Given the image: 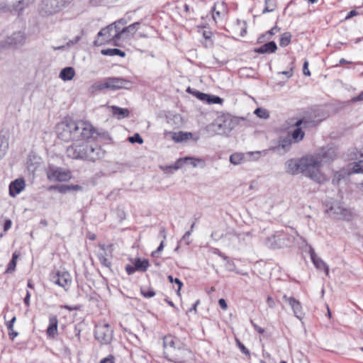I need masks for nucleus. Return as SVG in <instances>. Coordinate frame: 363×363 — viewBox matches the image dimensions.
I'll use <instances>...</instances> for the list:
<instances>
[{
  "label": "nucleus",
  "instance_id": "obj_1",
  "mask_svg": "<svg viewBox=\"0 0 363 363\" xmlns=\"http://www.w3.org/2000/svg\"><path fill=\"white\" fill-rule=\"evenodd\" d=\"M95 133L92 125L83 121H62L57 125L58 138L65 142L89 139Z\"/></svg>",
  "mask_w": 363,
  "mask_h": 363
},
{
  "label": "nucleus",
  "instance_id": "obj_2",
  "mask_svg": "<svg viewBox=\"0 0 363 363\" xmlns=\"http://www.w3.org/2000/svg\"><path fill=\"white\" fill-rule=\"evenodd\" d=\"M67 157L75 160H84L95 162L104 157L105 151L97 145H93L90 143L84 141L79 144H73L67 148Z\"/></svg>",
  "mask_w": 363,
  "mask_h": 363
},
{
  "label": "nucleus",
  "instance_id": "obj_3",
  "mask_svg": "<svg viewBox=\"0 0 363 363\" xmlns=\"http://www.w3.org/2000/svg\"><path fill=\"white\" fill-rule=\"evenodd\" d=\"M164 355L165 358L175 363H184L190 350L179 340L167 335L163 338Z\"/></svg>",
  "mask_w": 363,
  "mask_h": 363
},
{
  "label": "nucleus",
  "instance_id": "obj_4",
  "mask_svg": "<svg viewBox=\"0 0 363 363\" xmlns=\"http://www.w3.org/2000/svg\"><path fill=\"white\" fill-rule=\"evenodd\" d=\"M320 157L315 155L303 157L301 159V172L306 177L320 182L323 178L320 171Z\"/></svg>",
  "mask_w": 363,
  "mask_h": 363
},
{
  "label": "nucleus",
  "instance_id": "obj_5",
  "mask_svg": "<svg viewBox=\"0 0 363 363\" xmlns=\"http://www.w3.org/2000/svg\"><path fill=\"white\" fill-rule=\"evenodd\" d=\"M235 121L230 115H222L207 126L208 130L218 135L228 134L235 128Z\"/></svg>",
  "mask_w": 363,
  "mask_h": 363
},
{
  "label": "nucleus",
  "instance_id": "obj_6",
  "mask_svg": "<svg viewBox=\"0 0 363 363\" xmlns=\"http://www.w3.org/2000/svg\"><path fill=\"white\" fill-rule=\"evenodd\" d=\"M65 6V0H41L38 11L41 16H51L60 13Z\"/></svg>",
  "mask_w": 363,
  "mask_h": 363
},
{
  "label": "nucleus",
  "instance_id": "obj_7",
  "mask_svg": "<svg viewBox=\"0 0 363 363\" xmlns=\"http://www.w3.org/2000/svg\"><path fill=\"white\" fill-rule=\"evenodd\" d=\"M325 212L331 217L338 220H350L352 217L350 211L339 202H333L325 209Z\"/></svg>",
  "mask_w": 363,
  "mask_h": 363
},
{
  "label": "nucleus",
  "instance_id": "obj_8",
  "mask_svg": "<svg viewBox=\"0 0 363 363\" xmlns=\"http://www.w3.org/2000/svg\"><path fill=\"white\" fill-rule=\"evenodd\" d=\"M350 158L356 160L348 165L349 174L363 173V149L354 148L350 150Z\"/></svg>",
  "mask_w": 363,
  "mask_h": 363
},
{
  "label": "nucleus",
  "instance_id": "obj_9",
  "mask_svg": "<svg viewBox=\"0 0 363 363\" xmlns=\"http://www.w3.org/2000/svg\"><path fill=\"white\" fill-rule=\"evenodd\" d=\"M94 337L102 345L110 344L113 339V330L108 323H99L95 327Z\"/></svg>",
  "mask_w": 363,
  "mask_h": 363
},
{
  "label": "nucleus",
  "instance_id": "obj_10",
  "mask_svg": "<svg viewBox=\"0 0 363 363\" xmlns=\"http://www.w3.org/2000/svg\"><path fill=\"white\" fill-rule=\"evenodd\" d=\"M50 279L52 283L62 287L65 291H67L72 281L70 274L67 271L53 272L50 274Z\"/></svg>",
  "mask_w": 363,
  "mask_h": 363
},
{
  "label": "nucleus",
  "instance_id": "obj_11",
  "mask_svg": "<svg viewBox=\"0 0 363 363\" xmlns=\"http://www.w3.org/2000/svg\"><path fill=\"white\" fill-rule=\"evenodd\" d=\"M26 40V33L23 30H18L13 32L11 35L8 36L7 38L4 42H2V46L4 48H18L23 45Z\"/></svg>",
  "mask_w": 363,
  "mask_h": 363
},
{
  "label": "nucleus",
  "instance_id": "obj_12",
  "mask_svg": "<svg viewBox=\"0 0 363 363\" xmlns=\"http://www.w3.org/2000/svg\"><path fill=\"white\" fill-rule=\"evenodd\" d=\"M47 175L50 180L56 182H67L71 178V172L69 170L55 167H49Z\"/></svg>",
  "mask_w": 363,
  "mask_h": 363
},
{
  "label": "nucleus",
  "instance_id": "obj_13",
  "mask_svg": "<svg viewBox=\"0 0 363 363\" xmlns=\"http://www.w3.org/2000/svg\"><path fill=\"white\" fill-rule=\"evenodd\" d=\"M98 37H103L106 42H114L115 43L121 40L119 30L116 29L113 23L102 28L98 33Z\"/></svg>",
  "mask_w": 363,
  "mask_h": 363
},
{
  "label": "nucleus",
  "instance_id": "obj_14",
  "mask_svg": "<svg viewBox=\"0 0 363 363\" xmlns=\"http://www.w3.org/2000/svg\"><path fill=\"white\" fill-rule=\"evenodd\" d=\"M107 79V86L108 89H129L132 86V82L121 77H108Z\"/></svg>",
  "mask_w": 363,
  "mask_h": 363
},
{
  "label": "nucleus",
  "instance_id": "obj_15",
  "mask_svg": "<svg viewBox=\"0 0 363 363\" xmlns=\"http://www.w3.org/2000/svg\"><path fill=\"white\" fill-rule=\"evenodd\" d=\"M286 235L282 232H277L275 234L268 237L266 240V245L271 248H281L286 246L285 242Z\"/></svg>",
  "mask_w": 363,
  "mask_h": 363
},
{
  "label": "nucleus",
  "instance_id": "obj_16",
  "mask_svg": "<svg viewBox=\"0 0 363 363\" xmlns=\"http://www.w3.org/2000/svg\"><path fill=\"white\" fill-rule=\"evenodd\" d=\"M283 299L291 306L294 316L301 320L304 318L305 313L303 312L301 302L295 298L289 297L286 295L283 296Z\"/></svg>",
  "mask_w": 363,
  "mask_h": 363
},
{
  "label": "nucleus",
  "instance_id": "obj_17",
  "mask_svg": "<svg viewBox=\"0 0 363 363\" xmlns=\"http://www.w3.org/2000/svg\"><path fill=\"white\" fill-rule=\"evenodd\" d=\"M308 123L309 122L304 119H300L296 122L295 128L291 132V137L295 142H299L303 139L305 133L302 128H306Z\"/></svg>",
  "mask_w": 363,
  "mask_h": 363
},
{
  "label": "nucleus",
  "instance_id": "obj_18",
  "mask_svg": "<svg viewBox=\"0 0 363 363\" xmlns=\"http://www.w3.org/2000/svg\"><path fill=\"white\" fill-rule=\"evenodd\" d=\"M315 157H320L322 162H328L335 160L337 157V152L335 147H323L320 152L315 155Z\"/></svg>",
  "mask_w": 363,
  "mask_h": 363
},
{
  "label": "nucleus",
  "instance_id": "obj_19",
  "mask_svg": "<svg viewBox=\"0 0 363 363\" xmlns=\"http://www.w3.org/2000/svg\"><path fill=\"white\" fill-rule=\"evenodd\" d=\"M26 187L25 180L23 178H18L11 182L9 184V195L11 197H16Z\"/></svg>",
  "mask_w": 363,
  "mask_h": 363
},
{
  "label": "nucleus",
  "instance_id": "obj_20",
  "mask_svg": "<svg viewBox=\"0 0 363 363\" xmlns=\"http://www.w3.org/2000/svg\"><path fill=\"white\" fill-rule=\"evenodd\" d=\"M140 22L133 23L128 26L123 27L121 30H119V34L121 38H130L138 30Z\"/></svg>",
  "mask_w": 363,
  "mask_h": 363
},
{
  "label": "nucleus",
  "instance_id": "obj_21",
  "mask_svg": "<svg viewBox=\"0 0 363 363\" xmlns=\"http://www.w3.org/2000/svg\"><path fill=\"white\" fill-rule=\"evenodd\" d=\"M301 159L297 160L296 159H291L285 164L286 172L291 174H296L301 172Z\"/></svg>",
  "mask_w": 363,
  "mask_h": 363
},
{
  "label": "nucleus",
  "instance_id": "obj_22",
  "mask_svg": "<svg viewBox=\"0 0 363 363\" xmlns=\"http://www.w3.org/2000/svg\"><path fill=\"white\" fill-rule=\"evenodd\" d=\"M58 320L56 315H51L49 318V325L47 328V335L48 337L54 338L57 335Z\"/></svg>",
  "mask_w": 363,
  "mask_h": 363
},
{
  "label": "nucleus",
  "instance_id": "obj_23",
  "mask_svg": "<svg viewBox=\"0 0 363 363\" xmlns=\"http://www.w3.org/2000/svg\"><path fill=\"white\" fill-rule=\"evenodd\" d=\"M309 252L311 255V259L312 262H313L314 265L316 267V268L319 269H324L326 272V274H328L329 269L328 267L326 265V264L320 259L319 258L317 255L315 254L314 250L312 248V247H310Z\"/></svg>",
  "mask_w": 363,
  "mask_h": 363
},
{
  "label": "nucleus",
  "instance_id": "obj_24",
  "mask_svg": "<svg viewBox=\"0 0 363 363\" xmlns=\"http://www.w3.org/2000/svg\"><path fill=\"white\" fill-rule=\"evenodd\" d=\"M277 50V44L274 41H270L255 49V52L259 54L274 53Z\"/></svg>",
  "mask_w": 363,
  "mask_h": 363
},
{
  "label": "nucleus",
  "instance_id": "obj_25",
  "mask_svg": "<svg viewBox=\"0 0 363 363\" xmlns=\"http://www.w3.org/2000/svg\"><path fill=\"white\" fill-rule=\"evenodd\" d=\"M172 135V140L176 143L186 141L192 137V133L189 132L179 131L178 133H169Z\"/></svg>",
  "mask_w": 363,
  "mask_h": 363
},
{
  "label": "nucleus",
  "instance_id": "obj_26",
  "mask_svg": "<svg viewBox=\"0 0 363 363\" xmlns=\"http://www.w3.org/2000/svg\"><path fill=\"white\" fill-rule=\"evenodd\" d=\"M75 74L74 68L67 67L62 69L60 73V77L64 81H69L72 79Z\"/></svg>",
  "mask_w": 363,
  "mask_h": 363
},
{
  "label": "nucleus",
  "instance_id": "obj_27",
  "mask_svg": "<svg viewBox=\"0 0 363 363\" xmlns=\"http://www.w3.org/2000/svg\"><path fill=\"white\" fill-rule=\"evenodd\" d=\"M134 269L140 272H146L149 267V262L147 259H140V258H135L134 260Z\"/></svg>",
  "mask_w": 363,
  "mask_h": 363
},
{
  "label": "nucleus",
  "instance_id": "obj_28",
  "mask_svg": "<svg viewBox=\"0 0 363 363\" xmlns=\"http://www.w3.org/2000/svg\"><path fill=\"white\" fill-rule=\"evenodd\" d=\"M100 247L102 250V252H99L97 255L98 259L100 262V263L108 268L111 267V263L108 259L106 258V252L105 250L104 245H100Z\"/></svg>",
  "mask_w": 363,
  "mask_h": 363
},
{
  "label": "nucleus",
  "instance_id": "obj_29",
  "mask_svg": "<svg viewBox=\"0 0 363 363\" xmlns=\"http://www.w3.org/2000/svg\"><path fill=\"white\" fill-rule=\"evenodd\" d=\"M184 162H186L191 164L193 167H197L201 165V167H204L206 166V163L204 160L201 158H195L192 157H184Z\"/></svg>",
  "mask_w": 363,
  "mask_h": 363
},
{
  "label": "nucleus",
  "instance_id": "obj_30",
  "mask_svg": "<svg viewBox=\"0 0 363 363\" xmlns=\"http://www.w3.org/2000/svg\"><path fill=\"white\" fill-rule=\"evenodd\" d=\"M101 54L103 55H107V56L118 55L122 57L125 56V52H123L121 50L118 49V48H108V49L102 50Z\"/></svg>",
  "mask_w": 363,
  "mask_h": 363
},
{
  "label": "nucleus",
  "instance_id": "obj_31",
  "mask_svg": "<svg viewBox=\"0 0 363 363\" xmlns=\"http://www.w3.org/2000/svg\"><path fill=\"white\" fill-rule=\"evenodd\" d=\"M113 114L117 116L119 119L127 118L129 116V111L127 108L118 106H112Z\"/></svg>",
  "mask_w": 363,
  "mask_h": 363
},
{
  "label": "nucleus",
  "instance_id": "obj_32",
  "mask_svg": "<svg viewBox=\"0 0 363 363\" xmlns=\"http://www.w3.org/2000/svg\"><path fill=\"white\" fill-rule=\"evenodd\" d=\"M104 89H108L107 86V79H105L104 82H96L94 83L90 87H89V92L91 94L96 93L99 91H101Z\"/></svg>",
  "mask_w": 363,
  "mask_h": 363
},
{
  "label": "nucleus",
  "instance_id": "obj_33",
  "mask_svg": "<svg viewBox=\"0 0 363 363\" xmlns=\"http://www.w3.org/2000/svg\"><path fill=\"white\" fill-rule=\"evenodd\" d=\"M9 148V141L5 136L0 135V160L5 155Z\"/></svg>",
  "mask_w": 363,
  "mask_h": 363
},
{
  "label": "nucleus",
  "instance_id": "obj_34",
  "mask_svg": "<svg viewBox=\"0 0 363 363\" xmlns=\"http://www.w3.org/2000/svg\"><path fill=\"white\" fill-rule=\"evenodd\" d=\"M276 8L277 4L275 0H265L262 13L272 12Z\"/></svg>",
  "mask_w": 363,
  "mask_h": 363
},
{
  "label": "nucleus",
  "instance_id": "obj_35",
  "mask_svg": "<svg viewBox=\"0 0 363 363\" xmlns=\"http://www.w3.org/2000/svg\"><path fill=\"white\" fill-rule=\"evenodd\" d=\"M291 34L289 32L284 33L280 38L279 45L286 47L291 43Z\"/></svg>",
  "mask_w": 363,
  "mask_h": 363
},
{
  "label": "nucleus",
  "instance_id": "obj_36",
  "mask_svg": "<svg viewBox=\"0 0 363 363\" xmlns=\"http://www.w3.org/2000/svg\"><path fill=\"white\" fill-rule=\"evenodd\" d=\"M160 234L162 235V238H163V240H162V242H160V245L158 246V247L157 248L156 250L153 251L152 252V257H157V255L162 252L163 250V248H164V240L166 239V233H165V229L164 228H162L160 230Z\"/></svg>",
  "mask_w": 363,
  "mask_h": 363
},
{
  "label": "nucleus",
  "instance_id": "obj_37",
  "mask_svg": "<svg viewBox=\"0 0 363 363\" xmlns=\"http://www.w3.org/2000/svg\"><path fill=\"white\" fill-rule=\"evenodd\" d=\"M35 0H20L18 1L17 4L14 6V9L16 11H21L23 10L26 6H28L30 4L33 3Z\"/></svg>",
  "mask_w": 363,
  "mask_h": 363
},
{
  "label": "nucleus",
  "instance_id": "obj_38",
  "mask_svg": "<svg viewBox=\"0 0 363 363\" xmlns=\"http://www.w3.org/2000/svg\"><path fill=\"white\" fill-rule=\"evenodd\" d=\"M243 160V156L240 153H234L230 157V162L233 164H239Z\"/></svg>",
  "mask_w": 363,
  "mask_h": 363
},
{
  "label": "nucleus",
  "instance_id": "obj_39",
  "mask_svg": "<svg viewBox=\"0 0 363 363\" xmlns=\"http://www.w3.org/2000/svg\"><path fill=\"white\" fill-rule=\"evenodd\" d=\"M223 102V99L218 96L211 95L210 97L207 99L206 103L208 104H222Z\"/></svg>",
  "mask_w": 363,
  "mask_h": 363
},
{
  "label": "nucleus",
  "instance_id": "obj_40",
  "mask_svg": "<svg viewBox=\"0 0 363 363\" xmlns=\"http://www.w3.org/2000/svg\"><path fill=\"white\" fill-rule=\"evenodd\" d=\"M255 114L257 115L260 118H269L268 111L262 108H257L255 110Z\"/></svg>",
  "mask_w": 363,
  "mask_h": 363
},
{
  "label": "nucleus",
  "instance_id": "obj_41",
  "mask_svg": "<svg viewBox=\"0 0 363 363\" xmlns=\"http://www.w3.org/2000/svg\"><path fill=\"white\" fill-rule=\"evenodd\" d=\"M141 294L145 298H152L155 295V292L152 289L141 288Z\"/></svg>",
  "mask_w": 363,
  "mask_h": 363
},
{
  "label": "nucleus",
  "instance_id": "obj_42",
  "mask_svg": "<svg viewBox=\"0 0 363 363\" xmlns=\"http://www.w3.org/2000/svg\"><path fill=\"white\" fill-rule=\"evenodd\" d=\"M168 279H169V281L171 283L174 282V283H176L178 285V289H177V293L179 296L180 295V290H181V289H182V287L183 286L182 282L178 278L174 279L173 277L171 276V275L168 276Z\"/></svg>",
  "mask_w": 363,
  "mask_h": 363
},
{
  "label": "nucleus",
  "instance_id": "obj_43",
  "mask_svg": "<svg viewBox=\"0 0 363 363\" xmlns=\"http://www.w3.org/2000/svg\"><path fill=\"white\" fill-rule=\"evenodd\" d=\"M128 140L131 143H137L138 144H142L143 143V138L138 133H135L133 136L129 137Z\"/></svg>",
  "mask_w": 363,
  "mask_h": 363
},
{
  "label": "nucleus",
  "instance_id": "obj_44",
  "mask_svg": "<svg viewBox=\"0 0 363 363\" xmlns=\"http://www.w3.org/2000/svg\"><path fill=\"white\" fill-rule=\"evenodd\" d=\"M128 23V21L125 18H120L119 20L115 21L113 23L115 28L118 30H121L122 28L121 27L125 26Z\"/></svg>",
  "mask_w": 363,
  "mask_h": 363
},
{
  "label": "nucleus",
  "instance_id": "obj_45",
  "mask_svg": "<svg viewBox=\"0 0 363 363\" xmlns=\"http://www.w3.org/2000/svg\"><path fill=\"white\" fill-rule=\"evenodd\" d=\"M195 96L201 101L206 102L207 99L210 97V94L196 91Z\"/></svg>",
  "mask_w": 363,
  "mask_h": 363
},
{
  "label": "nucleus",
  "instance_id": "obj_46",
  "mask_svg": "<svg viewBox=\"0 0 363 363\" xmlns=\"http://www.w3.org/2000/svg\"><path fill=\"white\" fill-rule=\"evenodd\" d=\"M182 162H184V158H179L172 166H169L167 167V169H174V170H178L182 167Z\"/></svg>",
  "mask_w": 363,
  "mask_h": 363
},
{
  "label": "nucleus",
  "instance_id": "obj_47",
  "mask_svg": "<svg viewBox=\"0 0 363 363\" xmlns=\"http://www.w3.org/2000/svg\"><path fill=\"white\" fill-rule=\"evenodd\" d=\"M82 34H83V30L81 31V35H78L76 37H74L73 39L69 40L67 43V46L70 47L73 45L77 44L81 40Z\"/></svg>",
  "mask_w": 363,
  "mask_h": 363
},
{
  "label": "nucleus",
  "instance_id": "obj_48",
  "mask_svg": "<svg viewBox=\"0 0 363 363\" xmlns=\"http://www.w3.org/2000/svg\"><path fill=\"white\" fill-rule=\"evenodd\" d=\"M16 266V260H11L10 262L8 264L7 269L6 270V273H11L15 270Z\"/></svg>",
  "mask_w": 363,
  "mask_h": 363
},
{
  "label": "nucleus",
  "instance_id": "obj_49",
  "mask_svg": "<svg viewBox=\"0 0 363 363\" xmlns=\"http://www.w3.org/2000/svg\"><path fill=\"white\" fill-rule=\"evenodd\" d=\"M290 146H291V141L289 140H282L279 145V147H281L284 150H289Z\"/></svg>",
  "mask_w": 363,
  "mask_h": 363
},
{
  "label": "nucleus",
  "instance_id": "obj_50",
  "mask_svg": "<svg viewBox=\"0 0 363 363\" xmlns=\"http://www.w3.org/2000/svg\"><path fill=\"white\" fill-rule=\"evenodd\" d=\"M237 345L240 350L245 354L250 355V351L245 347V345L240 342V340H236Z\"/></svg>",
  "mask_w": 363,
  "mask_h": 363
},
{
  "label": "nucleus",
  "instance_id": "obj_51",
  "mask_svg": "<svg viewBox=\"0 0 363 363\" xmlns=\"http://www.w3.org/2000/svg\"><path fill=\"white\" fill-rule=\"evenodd\" d=\"M114 357L111 354H109L107 357L101 359L100 363H114Z\"/></svg>",
  "mask_w": 363,
  "mask_h": 363
},
{
  "label": "nucleus",
  "instance_id": "obj_52",
  "mask_svg": "<svg viewBox=\"0 0 363 363\" xmlns=\"http://www.w3.org/2000/svg\"><path fill=\"white\" fill-rule=\"evenodd\" d=\"M16 320V318L14 316L6 323L7 329L9 331H11L13 328V324Z\"/></svg>",
  "mask_w": 363,
  "mask_h": 363
},
{
  "label": "nucleus",
  "instance_id": "obj_53",
  "mask_svg": "<svg viewBox=\"0 0 363 363\" xmlns=\"http://www.w3.org/2000/svg\"><path fill=\"white\" fill-rule=\"evenodd\" d=\"M308 62L307 60H306L303 63V74L306 75V76H310L311 75V72L310 71L308 70Z\"/></svg>",
  "mask_w": 363,
  "mask_h": 363
},
{
  "label": "nucleus",
  "instance_id": "obj_54",
  "mask_svg": "<svg viewBox=\"0 0 363 363\" xmlns=\"http://www.w3.org/2000/svg\"><path fill=\"white\" fill-rule=\"evenodd\" d=\"M125 271L128 273V274L130 275L134 274L137 270L134 269V266L128 264L125 266Z\"/></svg>",
  "mask_w": 363,
  "mask_h": 363
},
{
  "label": "nucleus",
  "instance_id": "obj_55",
  "mask_svg": "<svg viewBox=\"0 0 363 363\" xmlns=\"http://www.w3.org/2000/svg\"><path fill=\"white\" fill-rule=\"evenodd\" d=\"M218 304L223 310H224V311L227 310L228 305L224 298H220L218 301Z\"/></svg>",
  "mask_w": 363,
  "mask_h": 363
},
{
  "label": "nucleus",
  "instance_id": "obj_56",
  "mask_svg": "<svg viewBox=\"0 0 363 363\" xmlns=\"http://www.w3.org/2000/svg\"><path fill=\"white\" fill-rule=\"evenodd\" d=\"M11 225H12L11 220L9 219L6 220L4 225V230L5 232L8 231L11 228Z\"/></svg>",
  "mask_w": 363,
  "mask_h": 363
},
{
  "label": "nucleus",
  "instance_id": "obj_57",
  "mask_svg": "<svg viewBox=\"0 0 363 363\" xmlns=\"http://www.w3.org/2000/svg\"><path fill=\"white\" fill-rule=\"evenodd\" d=\"M70 190L69 185H62L59 187V191L60 193H66L67 191Z\"/></svg>",
  "mask_w": 363,
  "mask_h": 363
},
{
  "label": "nucleus",
  "instance_id": "obj_58",
  "mask_svg": "<svg viewBox=\"0 0 363 363\" xmlns=\"http://www.w3.org/2000/svg\"><path fill=\"white\" fill-rule=\"evenodd\" d=\"M30 294L28 291H27L26 296L23 300L25 305L27 306H29V305H30Z\"/></svg>",
  "mask_w": 363,
  "mask_h": 363
},
{
  "label": "nucleus",
  "instance_id": "obj_59",
  "mask_svg": "<svg viewBox=\"0 0 363 363\" xmlns=\"http://www.w3.org/2000/svg\"><path fill=\"white\" fill-rule=\"evenodd\" d=\"M267 302L269 308H274L275 302L272 297L268 296L267 299Z\"/></svg>",
  "mask_w": 363,
  "mask_h": 363
},
{
  "label": "nucleus",
  "instance_id": "obj_60",
  "mask_svg": "<svg viewBox=\"0 0 363 363\" xmlns=\"http://www.w3.org/2000/svg\"><path fill=\"white\" fill-rule=\"evenodd\" d=\"M363 101V91H362L357 96L352 98V101L357 102Z\"/></svg>",
  "mask_w": 363,
  "mask_h": 363
},
{
  "label": "nucleus",
  "instance_id": "obj_61",
  "mask_svg": "<svg viewBox=\"0 0 363 363\" xmlns=\"http://www.w3.org/2000/svg\"><path fill=\"white\" fill-rule=\"evenodd\" d=\"M279 74H284L286 76L287 78H290L293 75L292 68L289 71H283V72H279Z\"/></svg>",
  "mask_w": 363,
  "mask_h": 363
},
{
  "label": "nucleus",
  "instance_id": "obj_62",
  "mask_svg": "<svg viewBox=\"0 0 363 363\" xmlns=\"http://www.w3.org/2000/svg\"><path fill=\"white\" fill-rule=\"evenodd\" d=\"M280 30V28L279 27H277V26H274L270 30L268 31V33L270 35H274L277 32L279 31Z\"/></svg>",
  "mask_w": 363,
  "mask_h": 363
},
{
  "label": "nucleus",
  "instance_id": "obj_63",
  "mask_svg": "<svg viewBox=\"0 0 363 363\" xmlns=\"http://www.w3.org/2000/svg\"><path fill=\"white\" fill-rule=\"evenodd\" d=\"M252 325L255 328V330L259 333V334H262L264 332V329L262 328L261 327L258 326L257 325L252 323Z\"/></svg>",
  "mask_w": 363,
  "mask_h": 363
},
{
  "label": "nucleus",
  "instance_id": "obj_64",
  "mask_svg": "<svg viewBox=\"0 0 363 363\" xmlns=\"http://www.w3.org/2000/svg\"><path fill=\"white\" fill-rule=\"evenodd\" d=\"M9 336H10V338L11 340H13L18 335V333L16 331L13 330V328L12 329L11 331H9Z\"/></svg>",
  "mask_w": 363,
  "mask_h": 363
}]
</instances>
